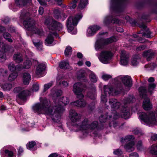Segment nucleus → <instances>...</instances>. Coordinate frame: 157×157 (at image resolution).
Segmentation results:
<instances>
[{
	"instance_id": "nucleus-60",
	"label": "nucleus",
	"mask_w": 157,
	"mask_h": 157,
	"mask_svg": "<svg viewBox=\"0 0 157 157\" xmlns=\"http://www.w3.org/2000/svg\"><path fill=\"white\" fill-rule=\"evenodd\" d=\"M79 74L78 75V77L79 78H83L85 75V72L83 70H80L79 71Z\"/></svg>"
},
{
	"instance_id": "nucleus-5",
	"label": "nucleus",
	"mask_w": 157,
	"mask_h": 157,
	"mask_svg": "<svg viewBox=\"0 0 157 157\" xmlns=\"http://www.w3.org/2000/svg\"><path fill=\"white\" fill-rule=\"evenodd\" d=\"M20 18L26 29L33 27L36 23L33 20L30 19L29 13L24 10L21 12Z\"/></svg>"
},
{
	"instance_id": "nucleus-41",
	"label": "nucleus",
	"mask_w": 157,
	"mask_h": 157,
	"mask_svg": "<svg viewBox=\"0 0 157 157\" xmlns=\"http://www.w3.org/2000/svg\"><path fill=\"white\" fill-rule=\"evenodd\" d=\"M132 25L133 26H139L140 28H143L144 29H146L147 26L145 24L142 23L141 25H139L138 24L137 22L135 20L133 21L132 22Z\"/></svg>"
},
{
	"instance_id": "nucleus-7",
	"label": "nucleus",
	"mask_w": 157,
	"mask_h": 157,
	"mask_svg": "<svg viewBox=\"0 0 157 157\" xmlns=\"http://www.w3.org/2000/svg\"><path fill=\"white\" fill-rule=\"evenodd\" d=\"M139 115L141 120L148 124H155L156 122L155 112L153 111L147 113L143 112H140Z\"/></svg>"
},
{
	"instance_id": "nucleus-16",
	"label": "nucleus",
	"mask_w": 157,
	"mask_h": 157,
	"mask_svg": "<svg viewBox=\"0 0 157 157\" xmlns=\"http://www.w3.org/2000/svg\"><path fill=\"white\" fill-rule=\"evenodd\" d=\"M155 52L152 50L144 51L143 54V56L146 58L147 61L151 60L154 56Z\"/></svg>"
},
{
	"instance_id": "nucleus-19",
	"label": "nucleus",
	"mask_w": 157,
	"mask_h": 157,
	"mask_svg": "<svg viewBox=\"0 0 157 157\" xmlns=\"http://www.w3.org/2000/svg\"><path fill=\"white\" fill-rule=\"evenodd\" d=\"M134 142L131 141L124 145V148L127 151L130 152L134 150Z\"/></svg>"
},
{
	"instance_id": "nucleus-58",
	"label": "nucleus",
	"mask_w": 157,
	"mask_h": 157,
	"mask_svg": "<svg viewBox=\"0 0 157 157\" xmlns=\"http://www.w3.org/2000/svg\"><path fill=\"white\" fill-rule=\"evenodd\" d=\"M137 148L139 150H141L142 148V142L140 140L138 141L137 144Z\"/></svg>"
},
{
	"instance_id": "nucleus-46",
	"label": "nucleus",
	"mask_w": 157,
	"mask_h": 157,
	"mask_svg": "<svg viewBox=\"0 0 157 157\" xmlns=\"http://www.w3.org/2000/svg\"><path fill=\"white\" fill-rule=\"evenodd\" d=\"M102 40V39H101L100 40H98L95 44V48L96 50H98L99 49L101 48V44L102 45H104L103 43L102 42L101 40Z\"/></svg>"
},
{
	"instance_id": "nucleus-2",
	"label": "nucleus",
	"mask_w": 157,
	"mask_h": 157,
	"mask_svg": "<svg viewBox=\"0 0 157 157\" xmlns=\"http://www.w3.org/2000/svg\"><path fill=\"white\" fill-rule=\"evenodd\" d=\"M127 1V0H109V9L112 13L104 17L103 20L104 26L108 27L110 23L121 25L125 23L120 20L115 16L120 15L119 13L123 11L124 5Z\"/></svg>"
},
{
	"instance_id": "nucleus-57",
	"label": "nucleus",
	"mask_w": 157,
	"mask_h": 157,
	"mask_svg": "<svg viewBox=\"0 0 157 157\" xmlns=\"http://www.w3.org/2000/svg\"><path fill=\"white\" fill-rule=\"evenodd\" d=\"M5 154H7L8 157H13V153L12 151L5 150Z\"/></svg>"
},
{
	"instance_id": "nucleus-27",
	"label": "nucleus",
	"mask_w": 157,
	"mask_h": 157,
	"mask_svg": "<svg viewBox=\"0 0 157 157\" xmlns=\"http://www.w3.org/2000/svg\"><path fill=\"white\" fill-rule=\"evenodd\" d=\"M137 33L138 34H141L143 36L150 38L151 33L149 30H140Z\"/></svg>"
},
{
	"instance_id": "nucleus-1",
	"label": "nucleus",
	"mask_w": 157,
	"mask_h": 157,
	"mask_svg": "<svg viewBox=\"0 0 157 157\" xmlns=\"http://www.w3.org/2000/svg\"><path fill=\"white\" fill-rule=\"evenodd\" d=\"M69 102L67 98L62 97L57 101H56L54 106L52 107L46 99H44L40 103L34 105L33 109L35 113L50 116L53 121L58 123L59 121L61 114L64 110L63 105H66Z\"/></svg>"
},
{
	"instance_id": "nucleus-56",
	"label": "nucleus",
	"mask_w": 157,
	"mask_h": 157,
	"mask_svg": "<svg viewBox=\"0 0 157 157\" xmlns=\"http://www.w3.org/2000/svg\"><path fill=\"white\" fill-rule=\"evenodd\" d=\"M39 88V85L37 83L34 84L33 86V91L36 92L38 91Z\"/></svg>"
},
{
	"instance_id": "nucleus-40",
	"label": "nucleus",
	"mask_w": 157,
	"mask_h": 157,
	"mask_svg": "<svg viewBox=\"0 0 157 157\" xmlns=\"http://www.w3.org/2000/svg\"><path fill=\"white\" fill-rule=\"evenodd\" d=\"M69 64L67 62L64 61H61L59 64V67L61 69H65L68 68Z\"/></svg>"
},
{
	"instance_id": "nucleus-48",
	"label": "nucleus",
	"mask_w": 157,
	"mask_h": 157,
	"mask_svg": "<svg viewBox=\"0 0 157 157\" xmlns=\"http://www.w3.org/2000/svg\"><path fill=\"white\" fill-rule=\"evenodd\" d=\"M53 82L52 81L49 83L45 84L44 85V91H45L51 87L53 84Z\"/></svg>"
},
{
	"instance_id": "nucleus-50",
	"label": "nucleus",
	"mask_w": 157,
	"mask_h": 157,
	"mask_svg": "<svg viewBox=\"0 0 157 157\" xmlns=\"http://www.w3.org/2000/svg\"><path fill=\"white\" fill-rule=\"evenodd\" d=\"M8 67L9 69L12 71L16 70V66L13 62L10 63L8 65Z\"/></svg>"
},
{
	"instance_id": "nucleus-22",
	"label": "nucleus",
	"mask_w": 157,
	"mask_h": 157,
	"mask_svg": "<svg viewBox=\"0 0 157 157\" xmlns=\"http://www.w3.org/2000/svg\"><path fill=\"white\" fill-rule=\"evenodd\" d=\"M13 60L17 63H20L23 61V59L21 53L17 52L15 53L13 57Z\"/></svg>"
},
{
	"instance_id": "nucleus-24",
	"label": "nucleus",
	"mask_w": 157,
	"mask_h": 157,
	"mask_svg": "<svg viewBox=\"0 0 157 157\" xmlns=\"http://www.w3.org/2000/svg\"><path fill=\"white\" fill-rule=\"evenodd\" d=\"M15 3L19 7H21L28 3H30L31 0H15Z\"/></svg>"
},
{
	"instance_id": "nucleus-35",
	"label": "nucleus",
	"mask_w": 157,
	"mask_h": 157,
	"mask_svg": "<svg viewBox=\"0 0 157 157\" xmlns=\"http://www.w3.org/2000/svg\"><path fill=\"white\" fill-rule=\"evenodd\" d=\"M53 14L55 18L57 19L61 17V12L59 9H55L53 10Z\"/></svg>"
},
{
	"instance_id": "nucleus-32",
	"label": "nucleus",
	"mask_w": 157,
	"mask_h": 157,
	"mask_svg": "<svg viewBox=\"0 0 157 157\" xmlns=\"http://www.w3.org/2000/svg\"><path fill=\"white\" fill-rule=\"evenodd\" d=\"M112 116V115H109L108 117L107 113L105 115H101L99 117V120L101 123L105 122L108 119L111 118Z\"/></svg>"
},
{
	"instance_id": "nucleus-36",
	"label": "nucleus",
	"mask_w": 157,
	"mask_h": 157,
	"mask_svg": "<svg viewBox=\"0 0 157 157\" xmlns=\"http://www.w3.org/2000/svg\"><path fill=\"white\" fill-rule=\"evenodd\" d=\"M134 139V137L132 135H128L126 136L124 138H122L121 141L123 143L126 142Z\"/></svg>"
},
{
	"instance_id": "nucleus-64",
	"label": "nucleus",
	"mask_w": 157,
	"mask_h": 157,
	"mask_svg": "<svg viewBox=\"0 0 157 157\" xmlns=\"http://www.w3.org/2000/svg\"><path fill=\"white\" fill-rule=\"evenodd\" d=\"M129 157H139L138 154L136 152H132L129 155Z\"/></svg>"
},
{
	"instance_id": "nucleus-63",
	"label": "nucleus",
	"mask_w": 157,
	"mask_h": 157,
	"mask_svg": "<svg viewBox=\"0 0 157 157\" xmlns=\"http://www.w3.org/2000/svg\"><path fill=\"white\" fill-rule=\"evenodd\" d=\"M39 3L42 6H46L47 5L46 2L44 0H37Z\"/></svg>"
},
{
	"instance_id": "nucleus-13",
	"label": "nucleus",
	"mask_w": 157,
	"mask_h": 157,
	"mask_svg": "<svg viewBox=\"0 0 157 157\" xmlns=\"http://www.w3.org/2000/svg\"><path fill=\"white\" fill-rule=\"evenodd\" d=\"M54 36L56 37H58L59 35L55 30H51L49 32L45 40V44L47 45L52 44L54 40Z\"/></svg>"
},
{
	"instance_id": "nucleus-30",
	"label": "nucleus",
	"mask_w": 157,
	"mask_h": 157,
	"mask_svg": "<svg viewBox=\"0 0 157 157\" xmlns=\"http://www.w3.org/2000/svg\"><path fill=\"white\" fill-rule=\"evenodd\" d=\"M96 88L95 87L93 88L91 92H89L87 94V96L91 99L94 100L96 97Z\"/></svg>"
},
{
	"instance_id": "nucleus-33",
	"label": "nucleus",
	"mask_w": 157,
	"mask_h": 157,
	"mask_svg": "<svg viewBox=\"0 0 157 157\" xmlns=\"http://www.w3.org/2000/svg\"><path fill=\"white\" fill-rule=\"evenodd\" d=\"M140 59V56L138 55L134 56L131 60V63L132 65L136 66L138 64Z\"/></svg>"
},
{
	"instance_id": "nucleus-47",
	"label": "nucleus",
	"mask_w": 157,
	"mask_h": 157,
	"mask_svg": "<svg viewBox=\"0 0 157 157\" xmlns=\"http://www.w3.org/2000/svg\"><path fill=\"white\" fill-rule=\"evenodd\" d=\"M101 28L99 25L96 24L89 25L88 27L89 29H99Z\"/></svg>"
},
{
	"instance_id": "nucleus-62",
	"label": "nucleus",
	"mask_w": 157,
	"mask_h": 157,
	"mask_svg": "<svg viewBox=\"0 0 157 157\" xmlns=\"http://www.w3.org/2000/svg\"><path fill=\"white\" fill-rule=\"evenodd\" d=\"M113 153L115 155H120L122 154V152L121 149H117L116 150L114 151Z\"/></svg>"
},
{
	"instance_id": "nucleus-6",
	"label": "nucleus",
	"mask_w": 157,
	"mask_h": 157,
	"mask_svg": "<svg viewBox=\"0 0 157 157\" xmlns=\"http://www.w3.org/2000/svg\"><path fill=\"white\" fill-rule=\"evenodd\" d=\"M139 94L140 97L144 98L143 101V106L144 109L146 110H149L152 108V105L151 104L149 99L147 97V90L145 87H140L139 89Z\"/></svg>"
},
{
	"instance_id": "nucleus-28",
	"label": "nucleus",
	"mask_w": 157,
	"mask_h": 157,
	"mask_svg": "<svg viewBox=\"0 0 157 157\" xmlns=\"http://www.w3.org/2000/svg\"><path fill=\"white\" fill-rule=\"evenodd\" d=\"M0 86L1 88L5 91L9 90L12 88L11 84L9 83H5L1 84Z\"/></svg>"
},
{
	"instance_id": "nucleus-44",
	"label": "nucleus",
	"mask_w": 157,
	"mask_h": 157,
	"mask_svg": "<svg viewBox=\"0 0 157 157\" xmlns=\"http://www.w3.org/2000/svg\"><path fill=\"white\" fill-rule=\"evenodd\" d=\"M17 73L15 72H12L9 75L8 78V79L10 81H12L17 78Z\"/></svg>"
},
{
	"instance_id": "nucleus-55",
	"label": "nucleus",
	"mask_w": 157,
	"mask_h": 157,
	"mask_svg": "<svg viewBox=\"0 0 157 157\" xmlns=\"http://www.w3.org/2000/svg\"><path fill=\"white\" fill-rule=\"evenodd\" d=\"M95 102L94 101H92L90 104L89 105L88 108V109L91 111L93 110L95 108Z\"/></svg>"
},
{
	"instance_id": "nucleus-9",
	"label": "nucleus",
	"mask_w": 157,
	"mask_h": 157,
	"mask_svg": "<svg viewBox=\"0 0 157 157\" xmlns=\"http://www.w3.org/2000/svg\"><path fill=\"white\" fill-rule=\"evenodd\" d=\"M82 17V13H79L77 14L74 18L71 17H70L66 23L67 29H74V27L77 25L79 21L81 19Z\"/></svg>"
},
{
	"instance_id": "nucleus-53",
	"label": "nucleus",
	"mask_w": 157,
	"mask_h": 157,
	"mask_svg": "<svg viewBox=\"0 0 157 157\" xmlns=\"http://www.w3.org/2000/svg\"><path fill=\"white\" fill-rule=\"evenodd\" d=\"M98 30H87L86 35L88 36H93L95 34Z\"/></svg>"
},
{
	"instance_id": "nucleus-42",
	"label": "nucleus",
	"mask_w": 157,
	"mask_h": 157,
	"mask_svg": "<svg viewBox=\"0 0 157 157\" xmlns=\"http://www.w3.org/2000/svg\"><path fill=\"white\" fill-rule=\"evenodd\" d=\"M3 37L8 42L11 43L13 42V40L10 38L11 35L7 32L4 33L3 34Z\"/></svg>"
},
{
	"instance_id": "nucleus-12",
	"label": "nucleus",
	"mask_w": 157,
	"mask_h": 157,
	"mask_svg": "<svg viewBox=\"0 0 157 157\" xmlns=\"http://www.w3.org/2000/svg\"><path fill=\"white\" fill-rule=\"evenodd\" d=\"M85 87L84 85L80 82L75 83L73 86V91L75 94L77 95L79 98H82L84 97L82 92L83 91Z\"/></svg>"
},
{
	"instance_id": "nucleus-3",
	"label": "nucleus",
	"mask_w": 157,
	"mask_h": 157,
	"mask_svg": "<svg viewBox=\"0 0 157 157\" xmlns=\"http://www.w3.org/2000/svg\"><path fill=\"white\" fill-rule=\"evenodd\" d=\"M103 90L104 92L102 93L101 98V101L104 103H106L107 101L106 96L107 94H108L109 95H117L121 91L125 90L121 83L117 85L116 90L106 85L104 86Z\"/></svg>"
},
{
	"instance_id": "nucleus-14",
	"label": "nucleus",
	"mask_w": 157,
	"mask_h": 157,
	"mask_svg": "<svg viewBox=\"0 0 157 157\" xmlns=\"http://www.w3.org/2000/svg\"><path fill=\"white\" fill-rule=\"evenodd\" d=\"M70 118L71 121L73 122L76 123H79L80 119L81 116L79 114L77 113L75 110L71 109L70 111Z\"/></svg>"
},
{
	"instance_id": "nucleus-15",
	"label": "nucleus",
	"mask_w": 157,
	"mask_h": 157,
	"mask_svg": "<svg viewBox=\"0 0 157 157\" xmlns=\"http://www.w3.org/2000/svg\"><path fill=\"white\" fill-rule=\"evenodd\" d=\"M129 55L128 53L124 50H122L121 53V63L123 65L127 64Z\"/></svg>"
},
{
	"instance_id": "nucleus-43",
	"label": "nucleus",
	"mask_w": 157,
	"mask_h": 157,
	"mask_svg": "<svg viewBox=\"0 0 157 157\" xmlns=\"http://www.w3.org/2000/svg\"><path fill=\"white\" fill-rule=\"evenodd\" d=\"M31 65L32 63L31 61L29 60H27L24 62L23 67L24 68L27 69L31 67Z\"/></svg>"
},
{
	"instance_id": "nucleus-51",
	"label": "nucleus",
	"mask_w": 157,
	"mask_h": 157,
	"mask_svg": "<svg viewBox=\"0 0 157 157\" xmlns=\"http://www.w3.org/2000/svg\"><path fill=\"white\" fill-rule=\"evenodd\" d=\"M5 50L8 53H12L14 52V50L13 47L9 46L6 47Z\"/></svg>"
},
{
	"instance_id": "nucleus-34",
	"label": "nucleus",
	"mask_w": 157,
	"mask_h": 157,
	"mask_svg": "<svg viewBox=\"0 0 157 157\" xmlns=\"http://www.w3.org/2000/svg\"><path fill=\"white\" fill-rule=\"evenodd\" d=\"M98 126V122L97 121H95L90 124L89 132L92 130L97 128Z\"/></svg>"
},
{
	"instance_id": "nucleus-59",
	"label": "nucleus",
	"mask_w": 157,
	"mask_h": 157,
	"mask_svg": "<svg viewBox=\"0 0 157 157\" xmlns=\"http://www.w3.org/2000/svg\"><path fill=\"white\" fill-rule=\"evenodd\" d=\"M112 125L114 128H115L118 125V124L116 121H113L109 123V125L110 127H111Z\"/></svg>"
},
{
	"instance_id": "nucleus-52",
	"label": "nucleus",
	"mask_w": 157,
	"mask_h": 157,
	"mask_svg": "<svg viewBox=\"0 0 157 157\" xmlns=\"http://www.w3.org/2000/svg\"><path fill=\"white\" fill-rule=\"evenodd\" d=\"M78 0H73L69 5L70 9L71 10L74 9L76 7V3Z\"/></svg>"
},
{
	"instance_id": "nucleus-17",
	"label": "nucleus",
	"mask_w": 157,
	"mask_h": 157,
	"mask_svg": "<svg viewBox=\"0 0 157 157\" xmlns=\"http://www.w3.org/2000/svg\"><path fill=\"white\" fill-rule=\"evenodd\" d=\"M121 80L124 86L127 87H130L132 86V80L131 77L128 75L122 77Z\"/></svg>"
},
{
	"instance_id": "nucleus-31",
	"label": "nucleus",
	"mask_w": 157,
	"mask_h": 157,
	"mask_svg": "<svg viewBox=\"0 0 157 157\" xmlns=\"http://www.w3.org/2000/svg\"><path fill=\"white\" fill-rule=\"evenodd\" d=\"M33 41L34 44L38 50L40 51L42 50V42L40 41V40H33Z\"/></svg>"
},
{
	"instance_id": "nucleus-4",
	"label": "nucleus",
	"mask_w": 157,
	"mask_h": 157,
	"mask_svg": "<svg viewBox=\"0 0 157 157\" xmlns=\"http://www.w3.org/2000/svg\"><path fill=\"white\" fill-rule=\"evenodd\" d=\"M135 101V98L133 96H130L124 100V106L121 109V117L126 119L128 118L130 115V109L127 105L128 104L132 103Z\"/></svg>"
},
{
	"instance_id": "nucleus-61",
	"label": "nucleus",
	"mask_w": 157,
	"mask_h": 157,
	"mask_svg": "<svg viewBox=\"0 0 157 157\" xmlns=\"http://www.w3.org/2000/svg\"><path fill=\"white\" fill-rule=\"evenodd\" d=\"M102 78L104 80H107L111 78V76L105 74L102 76Z\"/></svg>"
},
{
	"instance_id": "nucleus-8",
	"label": "nucleus",
	"mask_w": 157,
	"mask_h": 157,
	"mask_svg": "<svg viewBox=\"0 0 157 157\" xmlns=\"http://www.w3.org/2000/svg\"><path fill=\"white\" fill-rule=\"evenodd\" d=\"M44 24L47 26L49 29H63V25L61 23L55 21L50 17L46 18Z\"/></svg>"
},
{
	"instance_id": "nucleus-29",
	"label": "nucleus",
	"mask_w": 157,
	"mask_h": 157,
	"mask_svg": "<svg viewBox=\"0 0 157 157\" xmlns=\"http://www.w3.org/2000/svg\"><path fill=\"white\" fill-rule=\"evenodd\" d=\"M89 78L90 80L92 82H96L98 80V77L95 73L91 71H89Z\"/></svg>"
},
{
	"instance_id": "nucleus-23",
	"label": "nucleus",
	"mask_w": 157,
	"mask_h": 157,
	"mask_svg": "<svg viewBox=\"0 0 157 157\" xmlns=\"http://www.w3.org/2000/svg\"><path fill=\"white\" fill-rule=\"evenodd\" d=\"M23 82L25 85H28L31 79V76L29 73L25 72L23 73Z\"/></svg>"
},
{
	"instance_id": "nucleus-49",
	"label": "nucleus",
	"mask_w": 157,
	"mask_h": 157,
	"mask_svg": "<svg viewBox=\"0 0 157 157\" xmlns=\"http://www.w3.org/2000/svg\"><path fill=\"white\" fill-rule=\"evenodd\" d=\"M6 56L5 53L2 52L0 51V62H2L6 60Z\"/></svg>"
},
{
	"instance_id": "nucleus-37",
	"label": "nucleus",
	"mask_w": 157,
	"mask_h": 157,
	"mask_svg": "<svg viewBox=\"0 0 157 157\" xmlns=\"http://www.w3.org/2000/svg\"><path fill=\"white\" fill-rule=\"evenodd\" d=\"M156 86V84L154 83H151L149 84L148 87V91L150 94L153 93V91Z\"/></svg>"
},
{
	"instance_id": "nucleus-39",
	"label": "nucleus",
	"mask_w": 157,
	"mask_h": 157,
	"mask_svg": "<svg viewBox=\"0 0 157 157\" xmlns=\"http://www.w3.org/2000/svg\"><path fill=\"white\" fill-rule=\"evenodd\" d=\"M30 33L32 34L34 33L35 34H37L39 36H42L44 35V33L43 30H27Z\"/></svg>"
},
{
	"instance_id": "nucleus-45",
	"label": "nucleus",
	"mask_w": 157,
	"mask_h": 157,
	"mask_svg": "<svg viewBox=\"0 0 157 157\" xmlns=\"http://www.w3.org/2000/svg\"><path fill=\"white\" fill-rule=\"evenodd\" d=\"M36 144V143L34 141L29 142L28 144L27 145V148L30 150H33V148Z\"/></svg>"
},
{
	"instance_id": "nucleus-25",
	"label": "nucleus",
	"mask_w": 157,
	"mask_h": 157,
	"mask_svg": "<svg viewBox=\"0 0 157 157\" xmlns=\"http://www.w3.org/2000/svg\"><path fill=\"white\" fill-rule=\"evenodd\" d=\"M45 68V66L44 64H41L39 65L36 68V74L37 75L42 74Z\"/></svg>"
},
{
	"instance_id": "nucleus-38",
	"label": "nucleus",
	"mask_w": 157,
	"mask_h": 157,
	"mask_svg": "<svg viewBox=\"0 0 157 157\" xmlns=\"http://www.w3.org/2000/svg\"><path fill=\"white\" fill-rule=\"evenodd\" d=\"M88 0H80L78 7L80 9H83L85 7L88 3Z\"/></svg>"
},
{
	"instance_id": "nucleus-20",
	"label": "nucleus",
	"mask_w": 157,
	"mask_h": 157,
	"mask_svg": "<svg viewBox=\"0 0 157 157\" xmlns=\"http://www.w3.org/2000/svg\"><path fill=\"white\" fill-rule=\"evenodd\" d=\"M71 104L78 107H84L86 105V103L83 99H81L72 102L71 103Z\"/></svg>"
},
{
	"instance_id": "nucleus-18",
	"label": "nucleus",
	"mask_w": 157,
	"mask_h": 157,
	"mask_svg": "<svg viewBox=\"0 0 157 157\" xmlns=\"http://www.w3.org/2000/svg\"><path fill=\"white\" fill-rule=\"evenodd\" d=\"M109 103L111 107L115 109H118L120 105V103L118 102L115 99H110L109 100Z\"/></svg>"
},
{
	"instance_id": "nucleus-10",
	"label": "nucleus",
	"mask_w": 157,
	"mask_h": 157,
	"mask_svg": "<svg viewBox=\"0 0 157 157\" xmlns=\"http://www.w3.org/2000/svg\"><path fill=\"white\" fill-rule=\"evenodd\" d=\"M90 121L88 119L85 118L81 122L75 123L72 125L75 128L84 131L86 133L89 132V126Z\"/></svg>"
},
{
	"instance_id": "nucleus-21",
	"label": "nucleus",
	"mask_w": 157,
	"mask_h": 157,
	"mask_svg": "<svg viewBox=\"0 0 157 157\" xmlns=\"http://www.w3.org/2000/svg\"><path fill=\"white\" fill-rule=\"evenodd\" d=\"M117 40V38L115 36H113L109 38L102 39L101 41L104 45H106L111 43L113 42H116Z\"/></svg>"
},
{
	"instance_id": "nucleus-11",
	"label": "nucleus",
	"mask_w": 157,
	"mask_h": 157,
	"mask_svg": "<svg viewBox=\"0 0 157 157\" xmlns=\"http://www.w3.org/2000/svg\"><path fill=\"white\" fill-rule=\"evenodd\" d=\"M112 56V53L110 51H103L100 53L98 58L102 63L107 64L111 60Z\"/></svg>"
},
{
	"instance_id": "nucleus-26",
	"label": "nucleus",
	"mask_w": 157,
	"mask_h": 157,
	"mask_svg": "<svg viewBox=\"0 0 157 157\" xmlns=\"http://www.w3.org/2000/svg\"><path fill=\"white\" fill-rule=\"evenodd\" d=\"M29 92L28 90H24L19 93L18 96L19 98L22 100L26 99L27 96L29 95Z\"/></svg>"
},
{
	"instance_id": "nucleus-54",
	"label": "nucleus",
	"mask_w": 157,
	"mask_h": 157,
	"mask_svg": "<svg viewBox=\"0 0 157 157\" xmlns=\"http://www.w3.org/2000/svg\"><path fill=\"white\" fill-rule=\"evenodd\" d=\"M72 51V48L71 47L69 46L67 47L64 53L65 55L66 56H68L71 52Z\"/></svg>"
}]
</instances>
